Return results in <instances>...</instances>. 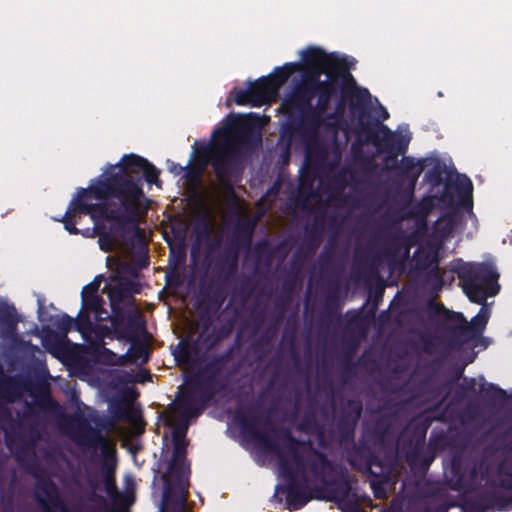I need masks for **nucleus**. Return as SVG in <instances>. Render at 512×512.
<instances>
[{"mask_svg":"<svg viewBox=\"0 0 512 512\" xmlns=\"http://www.w3.org/2000/svg\"><path fill=\"white\" fill-rule=\"evenodd\" d=\"M334 493L335 497L345 500L350 493L351 485L344 475L334 476V474L324 483Z\"/></svg>","mask_w":512,"mask_h":512,"instance_id":"ea45409f","label":"nucleus"},{"mask_svg":"<svg viewBox=\"0 0 512 512\" xmlns=\"http://www.w3.org/2000/svg\"><path fill=\"white\" fill-rule=\"evenodd\" d=\"M211 310L209 307H205L199 314V319L202 322V332H206L209 330L213 323V317L211 314Z\"/></svg>","mask_w":512,"mask_h":512,"instance_id":"bf43d9fd","label":"nucleus"},{"mask_svg":"<svg viewBox=\"0 0 512 512\" xmlns=\"http://www.w3.org/2000/svg\"><path fill=\"white\" fill-rule=\"evenodd\" d=\"M214 273L217 278V286L212 291L211 295L208 297V305L206 307H209V309H212L213 311L218 310L221 305L224 303L227 293L225 290V286L232 280H228L226 282H223L221 279H219V274L221 273V270L217 269L216 266L214 267Z\"/></svg>","mask_w":512,"mask_h":512,"instance_id":"c9c22d12","label":"nucleus"},{"mask_svg":"<svg viewBox=\"0 0 512 512\" xmlns=\"http://www.w3.org/2000/svg\"><path fill=\"white\" fill-rule=\"evenodd\" d=\"M105 491L108 496L118 492V488L115 482V478L112 475H106L104 479Z\"/></svg>","mask_w":512,"mask_h":512,"instance_id":"e2e57ef3","label":"nucleus"},{"mask_svg":"<svg viewBox=\"0 0 512 512\" xmlns=\"http://www.w3.org/2000/svg\"><path fill=\"white\" fill-rule=\"evenodd\" d=\"M185 169H186L185 166H182V165H180L178 163H174V162H171L168 166L169 172H171L175 176H179V175L183 174Z\"/></svg>","mask_w":512,"mask_h":512,"instance_id":"0e129e2a","label":"nucleus"},{"mask_svg":"<svg viewBox=\"0 0 512 512\" xmlns=\"http://www.w3.org/2000/svg\"><path fill=\"white\" fill-rule=\"evenodd\" d=\"M391 427V420L388 416L379 418L375 424L374 431L380 437L383 438L389 432Z\"/></svg>","mask_w":512,"mask_h":512,"instance_id":"603ef678","label":"nucleus"},{"mask_svg":"<svg viewBox=\"0 0 512 512\" xmlns=\"http://www.w3.org/2000/svg\"><path fill=\"white\" fill-rule=\"evenodd\" d=\"M92 321L90 318V313L83 311L82 309L78 313L76 319H74V327L75 329L84 334L92 330Z\"/></svg>","mask_w":512,"mask_h":512,"instance_id":"09e8293b","label":"nucleus"},{"mask_svg":"<svg viewBox=\"0 0 512 512\" xmlns=\"http://www.w3.org/2000/svg\"><path fill=\"white\" fill-rule=\"evenodd\" d=\"M445 172V164L437 160L433 167L427 171L425 177L433 186H438L442 183Z\"/></svg>","mask_w":512,"mask_h":512,"instance_id":"de8ad7c7","label":"nucleus"},{"mask_svg":"<svg viewBox=\"0 0 512 512\" xmlns=\"http://www.w3.org/2000/svg\"><path fill=\"white\" fill-rule=\"evenodd\" d=\"M172 425L173 453L162 477L163 495L160 512H186L191 474L186 439L189 419L180 417Z\"/></svg>","mask_w":512,"mask_h":512,"instance_id":"423d86ee","label":"nucleus"},{"mask_svg":"<svg viewBox=\"0 0 512 512\" xmlns=\"http://www.w3.org/2000/svg\"><path fill=\"white\" fill-rule=\"evenodd\" d=\"M96 179L127 228L138 235L140 218L147 213L150 204L143 190V180L158 185L159 170L147 159L129 154Z\"/></svg>","mask_w":512,"mask_h":512,"instance_id":"f03ea898","label":"nucleus"},{"mask_svg":"<svg viewBox=\"0 0 512 512\" xmlns=\"http://www.w3.org/2000/svg\"><path fill=\"white\" fill-rule=\"evenodd\" d=\"M484 398L495 404L503 403L508 399V393L493 383H488L482 386Z\"/></svg>","mask_w":512,"mask_h":512,"instance_id":"a19ab883","label":"nucleus"},{"mask_svg":"<svg viewBox=\"0 0 512 512\" xmlns=\"http://www.w3.org/2000/svg\"><path fill=\"white\" fill-rule=\"evenodd\" d=\"M101 281H102V276L101 275L96 276L92 282H90L89 284H87L83 287L81 295H90V294L98 295L97 291L100 287Z\"/></svg>","mask_w":512,"mask_h":512,"instance_id":"052dcab7","label":"nucleus"},{"mask_svg":"<svg viewBox=\"0 0 512 512\" xmlns=\"http://www.w3.org/2000/svg\"><path fill=\"white\" fill-rule=\"evenodd\" d=\"M339 79L342 81V85H344V80H353V75L349 72V66L339 70L338 74L327 75V79L323 80V82L316 83L317 102L310 114V122L315 126V142L317 141L319 129L324 122V114L327 112L332 98L337 95L340 88Z\"/></svg>","mask_w":512,"mask_h":512,"instance_id":"f8f14e48","label":"nucleus"},{"mask_svg":"<svg viewBox=\"0 0 512 512\" xmlns=\"http://www.w3.org/2000/svg\"><path fill=\"white\" fill-rule=\"evenodd\" d=\"M339 308V300L336 294L330 295L325 303V316L327 317L329 322H340L341 314L338 312Z\"/></svg>","mask_w":512,"mask_h":512,"instance_id":"49530a36","label":"nucleus"},{"mask_svg":"<svg viewBox=\"0 0 512 512\" xmlns=\"http://www.w3.org/2000/svg\"><path fill=\"white\" fill-rule=\"evenodd\" d=\"M260 117L255 113L246 115L229 114L224 126L213 132V137H223V141L211 146H203L199 152L201 168L185 166L184 177L189 181L198 180L202 169L210 164L216 179L229 193L234 194V185L241 180L243 173L240 145L257 148L262 144L259 127Z\"/></svg>","mask_w":512,"mask_h":512,"instance_id":"f257e3e1","label":"nucleus"},{"mask_svg":"<svg viewBox=\"0 0 512 512\" xmlns=\"http://www.w3.org/2000/svg\"><path fill=\"white\" fill-rule=\"evenodd\" d=\"M428 313L429 317L436 320L443 329L447 330L457 343H464L466 318L461 312L450 311L441 304L430 302Z\"/></svg>","mask_w":512,"mask_h":512,"instance_id":"a211bd4d","label":"nucleus"},{"mask_svg":"<svg viewBox=\"0 0 512 512\" xmlns=\"http://www.w3.org/2000/svg\"><path fill=\"white\" fill-rule=\"evenodd\" d=\"M283 288L287 289V294L285 296L280 295L278 297L277 301H276V306L281 308V316L280 317L283 316L286 306L291 301V291H292V288H293V284L292 283L289 284L288 282H285L283 284Z\"/></svg>","mask_w":512,"mask_h":512,"instance_id":"5fc2aeb1","label":"nucleus"},{"mask_svg":"<svg viewBox=\"0 0 512 512\" xmlns=\"http://www.w3.org/2000/svg\"><path fill=\"white\" fill-rule=\"evenodd\" d=\"M204 242L206 244L205 258L208 259L215 250L221 247L222 238L220 236L211 238L210 236L209 239H206Z\"/></svg>","mask_w":512,"mask_h":512,"instance_id":"4d7b16f0","label":"nucleus"},{"mask_svg":"<svg viewBox=\"0 0 512 512\" xmlns=\"http://www.w3.org/2000/svg\"><path fill=\"white\" fill-rule=\"evenodd\" d=\"M512 505V497L491 485L464 501L463 508L471 512H487L491 509L507 511Z\"/></svg>","mask_w":512,"mask_h":512,"instance_id":"2eb2a0df","label":"nucleus"},{"mask_svg":"<svg viewBox=\"0 0 512 512\" xmlns=\"http://www.w3.org/2000/svg\"><path fill=\"white\" fill-rule=\"evenodd\" d=\"M111 416L116 421L130 420V409L123 399L115 400L110 404Z\"/></svg>","mask_w":512,"mask_h":512,"instance_id":"c03bdc74","label":"nucleus"},{"mask_svg":"<svg viewBox=\"0 0 512 512\" xmlns=\"http://www.w3.org/2000/svg\"><path fill=\"white\" fill-rule=\"evenodd\" d=\"M349 462L357 470L368 473L380 483L389 476V468L381 459L378 450L367 443L361 442L354 447Z\"/></svg>","mask_w":512,"mask_h":512,"instance_id":"ddd939ff","label":"nucleus"},{"mask_svg":"<svg viewBox=\"0 0 512 512\" xmlns=\"http://www.w3.org/2000/svg\"><path fill=\"white\" fill-rule=\"evenodd\" d=\"M316 96L311 81L297 85L293 92L281 103V110L287 121L281 124L277 146L283 158H289L294 142L306 145L305 159L310 164L320 166L324 164L327 152L319 145H315V126L311 124L310 114L315 106L312 99Z\"/></svg>","mask_w":512,"mask_h":512,"instance_id":"20e7f679","label":"nucleus"},{"mask_svg":"<svg viewBox=\"0 0 512 512\" xmlns=\"http://www.w3.org/2000/svg\"><path fill=\"white\" fill-rule=\"evenodd\" d=\"M30 432V439L25 440L24 437H19V439L22 441V443L16 447L15 454L17 457H21L22 455H25L27 450L35 445V443L39 440L40 433L36 426L31 425L29 428ZM5 443L6 446L12 450L15 446L16 440L18 439V435L10 430L5 431Z\"/></svg>","mask_w":512,"mask_h":512,"instance_id":"bb28decb","label":"nucleus"},{"mask_svg":"<svg viewBox=\"0 0 512 512\" xmlns=\"http://www.w3.org/2000/svg\"><path fill=\"white\" fill-rule=\"evenodd\" d=\"M212 223L207 214H201L197 217L194 227H193V235L195 237V242L191 248V255L195 256L198 251L201 243H203L206 239L212 234Z\"/></svg>","mask_w":512,"mask_h":512,"instance_id":"cd10ccee","label":"nucleus"},{"mask_svg":"<svg viewBox=\"0 0 512 512\" xmlns=\"http://www.w3.org/2000/svg\"><path fill=\"white\" fill-rule=\"evenodd\" d=\"M309 72L307 74H305L304 78H303V82L302 83H308V81H311V87H314V89L316 88V83L317 82H323V80H320V76L322 74H325L326 75V69H307Z\"/></svg>","mask_w":512,"mask_h":512,"instance_id":"864d4df0","label":"nucleus"},{"mask_svg":"<svg viewBox=\"0 0 512 512\" xmlns=\"http://www.w3.org/2000/svg\"><path fill=\"white\" fill-rule=\"evenodd\" d=\"M205 405H202L199 400L197 391H193L188 385L183 392L182 396L175 402V410L179 413L181 418L191 419L200 414Z\"/></svg>","mask_w":512,"mask_h":512,"instance_id":"412c9836","label":"nucleus"},{"mask_svg":"<svg viewBox=\"0 0 512 512\" xmlns=\"http://www.w3.org/2000/svg\"><path fill=\"white\" fill-rule=\"evenodd\" d=\"M414 242L411 236L405 234H396L392 236L387 245L393 251H400L402 248H405L406 254L409 253L410 248L413 246Z\"/></svg>","mask_w":512,"mask_h":512,"instance_id":"a18cd8bd","label":"nucleus"},{"mask_svg":"<svg viewBox=\"0 0 512 512\" xmlns=\"http://www.w3.org/2000/svg\"><path fill=\"white\" fill-rule=\"evenodd\" d=\"M29 392L33 397L38 398L37 404L41 409H47L57 405L51 398L49 385L45 381L32 383Z\"/></svg>","mask_w":512,"mask_h":512,"instance_id":"72a5a7b5","label":"nucleus"},{"mask_svg":"<svg viewBox=\"0 0 512 512\" xmlns=\"http://www.w3.org/2000/svg\"><path fill=\"white\" fill-rule=\"evenodd\" d=\"M111 324L119 340L135 343L141 332L145 331V321L137 311L118 309L113 313Z\"/></svg>","mask_w":512,"mask_h":512,"instance_id":"dca6fc26","label":"nucleus"},{"mask_svg":"<svg viewBox=\"0 0 512 512\" xmlns=\"http://www.w3.org/2000/svg\"><path fill=\"white\" fill-rule=\"evenodd\" d=\"M427 280L435 289H441L444 285V280L439 272L438 265L435 264V267L430 269L427 273Z\"/></svg>","mask_w":512,"mask_h":512,"instance_id":"3c124183","label":"nucleus"},{"mask_svg":"<svg viewBox=\"0 0 512 512\" xmlns=\"http://www.w3.org/2000/svg\"><path fill=\"white\" fill-rule=\"evenodd\" d=\"M82 299V307L81 309L83 311H86L88 313H95L97 316H100L103 312V304L104 300L99 295H81Z\"/></svg>","mask_w":512,"mask_h":512,"instance_id":"79ce46f5","label":"nucleus"},{"mask_svg":"<svg viewBox=\"0 0 512 512\" xmlns=\"http://www.w3.org/2000/svg\"><path fill=\"white\" fill-rule=\"evenodd\" d=\"M234 419L239 425L243 437L253 441L266 452L278 455L281 469L289 477L286 494L288 508L295 511L304 507L311 500V496L307 491L305 473H302L301 478L298 479L277 441L272 439L268 432L259 430V426L272 425L269 417L259 414L257 407L249 406L237 408L234 413Z\"/></svg>","mask_w":512,"mask_h":512,"instance_id":"39448f33","label":"nucleus"},{"mask_svg":"<svg viewBox=\"0 0 512 512\" xmlns=\"http://www.w3.org/2000/svg\"><path fill=\"white\" fill-rule=\"evenodd\" d=\"M233 349L230 348L220 355H213L195 372L185 378V383L193 391H197L202 405L208 404L226 387L221 376L226 363L230 360Z\"/></svg>","mask_w":512,"mask_h":512,"instance_id":"1a4fd4ad","label":"nucleus"},{"mask_svg":"<svg viewBox=\"0 0 512 512\" xmlns=\"http://www.w3.org/2000/svg\"><path fill=\"white\" fill-rule=\"evenodd\" d=\"M300 69L299 62L285 63L283 66L275 67L273 72L266 78L267 83L271 87V91L277 94L278 90L288 81L290 76Z\"/></svg>","mask_w":512,"mask_h":512,"instance_id":"393cba45","label":"nucleus"},{"mask_svg":"<svg viewBox=\"0 0 512 512\" xmlns=\"http://www.w3.org/2000/svg\"><path fill=\"white\" fill-rule=\"evenodd\" d=\"M22 384L15 377H7L0 382V397L9 403L14 402L22 394Z\"/></svg>","mask_w":512,"mask_h":512,"instance_id":"f704fd0d","label":"nucleus"},{"mask_svg":"<svg viewBox=\"0 0 512 512\" xmlns=\"http://www.w3.org/2000/svg\"><path fill=\"white\" fill-rule=\"evenodd\" d=\"M407 461L411 466H419L422 470H428L430 465L436 458L434 452L429 451L419 445H415L411 451L407 453Z\"/></svg>","mask_w":512,"mask_h":512,"instance_id":"7c9ffc66","label":"nucleus"},{"mask_svg":"<svg viewBox=\"0 0 512 512\" xmlns=\"http://www.w3.org/2000/svg\"><path fill=\"white\" fill-rule=\"evenodd\" d=\"M19 322L17 311L13 305L6 302L0 303V327L7 332H12L16 329Z\"/></svg>","mask_w":512,"mask_h":512,"instance_id":"58836bf2","label":"nucleus"},{"mask_svg":"<svg viewBox=\"0 0 512 512\" xmlns=\"http://www.w3.org/2000/svg\"><path fill=\"white\" fill-rule=\"evenodd\" d=\"M489 320V312L485 307H481L478 314L470 322L465 320L464 343L478 337L483 333Z\"/></svg>","mask_w":512,"mask_h":512,"instance_id":"c85d7f7f","label":"nucleus"},{"mask_svg":"<svg viewBox=\"0 0 512 512\" xmlns=\"http://www.w3.org/2000/svg\"><path fill=\"white\" fill-rule=\"evenodd\" d=\"M69 426L72 430V438L78 446L93 451L100 448L103 456L102 469L104 474L105 476H114L117 464L115 447L110 445L101 432L93 428L80 414H75L70 418Z\"/></svg>","mask_w":512,"mask_h":512,"instance_id":"9d476101","label":"nucleus"},{"mask_svg":"<svg viewBox=\"0 0 512 512\" xmlns=\"http://www.w3.org/2000/svg\"><path fill=\"white\" fill-rule=\"evenodd\" d=\"M425 161V159L415 161L412 157L404 156L399 165L397 162H394L395 165L389 167V169H398L400 174L406 177L411 182L412 186H414L424 171L426 166Z\"/></svg>","mask_w":512,"mask_h":512,"instance_id":"b1692460","label":"nucleus"},{"mask_svg":"<svg viewBox=\"0 0 512 512\" xmlns=\"http://www.w3.org/2000/svg\"><path fill=\"white\" fill-rule=\"evenodd\" d=\"M254 228L255 224L250 221H240L235 225L229 246L216 261V268L221 270L219 279L223 282L235 277L238 270L240 250L250 247Z\"/></svg>","mask_w":512,"mask_h":512,"instance_id":"9b49d317","label":"nucleus"},{"mask_svg":"<svg viewBox=\"0 0 512 512\" xmlns=\"http://www.w3.org/2000/svg\"><path fill=\"white\" fill-rule=\"evenodd\" d=\"M449 444V437L443 431L439 433L432 432L426 447L437 455L438 452L444 451Z\"/></svg>","mask_w":512,"mask_h":512,"instance_id":"37998d69","label":"nucleus"},{"mask_svg":"<svg viewBox=\"0 0 512 512\" xmlns=\"http://www.w3.org/2000/svg\"><path fill=\"white\" fill-rule=\"evenodd\" d=\"M198 353L196 343L180 341L174 351L175 360L179 365H190Z\"/></svg>","mask_w":512,"mask_h":512,"instance_id":"4c0bfd02","label":"nucleus"},{"mask_svg":"<svg viewBox=\"0 0 512 512\" xmlns=\"http://www.w3.org/2000/svg\"><path fill=\"white\" fill-rule=\"evenodd\" d=\"M302 60L307 69H326V75L338 74L339 70L348 67L347 59L327 53L320 47H308L302 52Z\"/></svg>","mask_w":512,"mask_h":512,"instance_id":"f3484780","label":"nucleus"},{"mask_svg":"<svg viewBox=\"0 0 512 512\" xmlns=\"http://www.w3.org/2000/svg\"><path fill=\"white\" fill-rule=\"evenodd\" d=\"M363 411L360 399H347L342 402L336 418V435L340 444L354 442L355 431Z\"/></svg>","mask_w":512,"mask_h":512,"instance_id":"4468645a","label":"nucleus"},{"mask_svg":"<svg viewBox=\"0 0 512 512\" xmlns=\"http://www.w3.org/2000/svg\"><path fill=\"white\" fill-rule=\"evenodd\" d=\"M451 270L461 281L464 293L476 304H484L487 296H495L500 290L499 274L488 263H466L458 259Z\"/></svg>","mask_w":512,"mask_h":512,"instance_id":"6e6552de","label":"nucleus"},{"mask_svg":"<svg viewBox=\"0 0 512 512\" xmlns=\"http://www.w3.org/2000/svg\"><path fill=\"white\" fill-rule=\"evenodd\" d=\"M314 458L309 461L312 474L325 483L336 471L334 464L321 451L312 448Z\"/></svg>","mask_w":512,"mask_h":512,"instance_id":"5701e85b","label":"nucleus"},{"mask_svg":"<svg viewBox=\"0 0 512 512\" xmlns=\"http://www.w3.org/2000/svg\"><path fill=\"white\" fill-rule=\"evenodd\" d=\"M277 437L287 442L285 445L286 450L293 458L297 468L304 473V457L300 451V447H309L312 450V442L310 440L304 441L297 439L288 428L280 429L277 432Z\"/></svg>","mask_w":512,"mask_h":512,"instance_id":"4be33fe9","label":"nucleus"},{"mask_svg":"<svg viewBox=\"0 0 512 512\" xmlns=\"http://www.w3.org/2000/svg\"><path fill=\"white\" fill-rule=\"evenodd\" d=\"M263 76L251 82L248 89L236 91L234 101L237 105H250L252 107H261L267 104L271 98L275 97L274 91Z\"/></svg>","mask_w":512,"mask_h":512,"instance_id":"aec40b11","label":"nucleus"},{"mask_svg":"<svg viewBox=\"0 0 512 512\" xmlns=\"http://www.w3.org/2000/svg\"><path fill=\"white\" fill-rule=\"evenodd\" d=\"M11 419V413L9 409L0 402V421L2 420H10Z\"/></svg>","mask_w":512,"mask_h":512,"instance_id":"69168bd1","label":"nucleus"},{"mask_svg":"<svg viewBox=\"0 0 512 512\" xmlns=\"http://www.w3.org/2000/svg\"><path fill=\"white\" fill-rule=\"evenodd\" d=\"M132 294V283L130 282L119 283L111 287L108 292V297L113 313L118 311V309H121L119 307L120 304L126 302L129 299H133Z\"/></svg>","mask_w":512,"mask_h":512,"instance_id":"2f4dec72","label":"nucleus"},{"mask_svg":"<svg viewBox=\"0 0 512 512\" xmlns=\"http://www.w3.org/2000/svg\"><path fill=\"white\" fill-rule=\"evenodd\" d=\"M78 215H89L93 220L94 231L100 237V246L104 251L110 250L114 237L125 239L132 234L96 178L91 179L88 187L77 189L60 220L72 235L79 233L74 220Z\"/></svg>","mask_w":512,"mask_h":512,"instance_id":"7ed1b4c3","label":"nucleus"},{"mask_svg":"<svg viewBox=\"0 0 512 512\" xmlns=\"http://www.w3.org/2000/svg\"><path fill=\"white\" fill-rule=\"evenodd\" d=\"M53 326L57 331L65 336L74 327V319L66 313L55 318Z\"/></svg>","mask_w":512,"mask_h":512,"instance_id":"8fccbe9b","label":"nucleus"},{"mask_svg":"<svg viewBox=\"0 0 512 512\" xmlns=\"http://www.w3.org/2000/svg\"><path fill=\"white\" fill-rule=\"evenodd\" d=\"M454 189L458 194L460 204L463 208L472 211L473 184L470 178L466 175L458 176L454 184Z\"/></svg>","mask_w":512,"mask_h":512,"instance_id":"473e14b6","label":"nucleus"},{"mask_svg":"<svg viewBox=\"0 0 512 512\" xmlns=\"http://www.w3.org/2000/svg\"><path fill=\"white\" fill-rule=\"evenodd\" d=\"M233 326L231 323H225L218 327H214L212 331L207 334L204 338L206 344V350L211 351L214 349L222 340L228 338L232 332Z\"/></svg>","mask_w":512,"mask_h":512,"instance_id":"e433bc0d","label":"nucleus"},{"mask_svg":"<svg viewBox=\"0 0 512 512\" xmlns=\"http://www.w3.org/2000/svg\"><path fill=\"white\" fill-rule=\"evenodd\" d=\"M322 231L314 225L307 233L304 240L305 247H299L293 256L295 262H302L311 257L321 243Z\"/></svg>","mask_w":512,"mask_h":512,"instance_id":"a878e982","label":"nucleus"},{"mask_svg":"<svg viewBox=\"0 0 512 512\" xmlns=\"http://www.w3.org/2000/svg\"><path fill=\"white\" fill-rule=\"evenodd\" d=\"M370 98L369 90L359 87L354 78L353 80H344V85H341V99L337 103L336 111H343L345 102L348 100L351 111L358 113V119L361 115H365V119H367L368 115H371L366 111Z\"/></svg>","mask_w":512,"mask_h":512,"instance_id":"6ab92c4d","label":"nucleus"},{"mask_svg":"<svg viewBox=\"0 0 512 512\" xmlns=\"http://www.w3.org/2000/svg\"><path fill=\"white\" fill-rule=\"evenodd\" d=\"M442 220L445 222V231L448 233L451 232L459 222L458 215L456 213L447 214L442 218Z\"/></svg>","mask_w":512,"mask_h":512,"instance_id":"680f3d73","label":"nucleus"},{"mask_svg":"<svg viewBox=\"0 0 512 512\" xmlns=\"http://www.w3.org/2000/svg\"><path fill=\"white\" fill-rule=\"evenodd\" d=\"M415 270L424 272L438 265V257L436 251L430 247L420 246L413 255Z\"/></svg>","mask_w":512,"mask_h":512,"instance_id":"c756f323","label":"nucleus"},{"mask_svg":"<svg viewBox=\"0 0 512 512\" xmlns=\"http://www.w3.org/2000/svg\"><path fill=\"white\" fill-rule=\"evenodd\" d=\"M145 353V348L142 345H138L136 347L133 346V356L137 359L142 357Z\"/></svg>","mask_w":512,"mask_h":512,"instance_id":"338daca9","label":"nucleus"},{"mask_svg":"<svg viewBox=\"0 0 512 512\" xmlns=\"http://www.w3.org/2000/svg\"><path fill=\"white\" fill-rule=\"evenodd\" d=\"M113 506L117 509H124L129 505L128 496L123 492H116L109 496Z\"/></svg>","mask_w":512,"mask_h":512,"instance_id":"6e6d98bb","label":"nucleus"},{"mask_svg":"<svg viewBox=\"0 0 512 512\" xmlns=\"http://www.w3.org/2000/svg\"><path fill=\"white\" fill-rule=\"evenodd\" d=\"M492 487H497L504 493V490L512 491V475H506L501 477L499 480L492 481L490 483Z\"/></svg>","mask_w":512,"mask_h":512,"instance_id":"13d9d810","label":"nucleus"},{"mask_svg":"<svg viewBox=\"0 0 512 512\" xmlns=\"http://www.w3.org/2000/svg\"><path fill=\"white\" fill-rule=\"evenodd\" d=\"M352 356H353V351L347 353L346 357H345V362L347 363V371H350L353 367V364L351 362L352 360Z\"/></svg>","mask_w":512,"mask_h":512,"instance_id":"774afa93","label":"nucleus"},{"mask_svg":"<svg viewBox=\"0 0 512 512\" xmlns=\"http://www.w3.org/2000/svg\"><path fill=\"white\" fill-rule=\"evenodd\" d=\"M355 132L360 145L371 143L379 153L386 154V164L390 161L397 162L398 156L406 153L410 141L409 138L391 131L387 125L372 115H368L367 119L365 115H361Z\"/></svg>","mask_w":512,"mask_h":512,"instance_id":"0eeeda50","label":"nucleus"}]
</instances>
